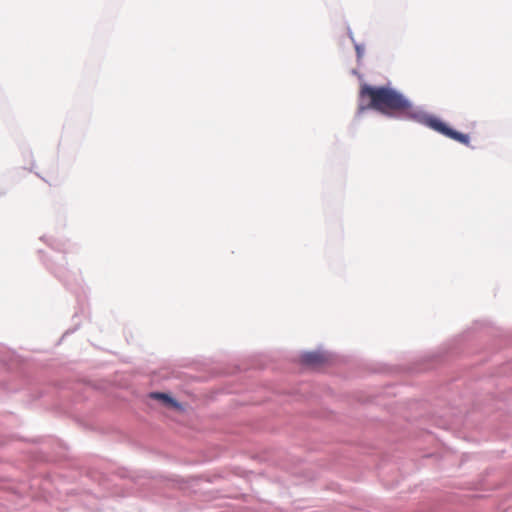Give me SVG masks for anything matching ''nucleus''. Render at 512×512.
Here are the masks:
<instances>
[{
    "instance_id": "nucleus-1",
    "label": "nucleus",
    "mask_w": 512,
    "mask_h": 512,
    "mask_svg": "<svg viewBox=\"0 0 512 512\" xmlns=\"http://www.w3.org/2000/svg\"><path fill=\"white\" fill-rule=\"evenodd\" d=\"M361 98H368L367 108L377 110L386 115L393 113L409 114L412 104L401 93L388 87H372L364 85L360 90Z\"/></svg>"
},
{
    "instance_id": "nucleus-4",
    "label": "nucleus",
    "mask_w": 512,
    "mask_h": 512,
    "mask_svg": "<svg viewBox=\"0 0 512 512\" xmlns=\"http://www.w3.org/2000/svg\"><path fill=\"white\" fill-rule=\"evenodd\" d=\"M150 396L153 399L161 400L167 406H170L173 408H180V404L176 400L171 398L168 394L154 392V393H151Z\"/></svg>"
},
{
    "instance_id": "nucleus-3",
    "label": "nucleus",
    "mask_w": 512,
    "mask_h": 512,
    "mask_svg": "<svg viewBox=\"0 0 512 512\" xmlns=\"http://www.w3.org/2000/svg\"><path fill=\"white\" fill-rule=\"evenodd\" d=\"M302 359L304 363L312 366L322 364L325 361L324 355L318 352L306 353L303 355Z\"/></svg>"
},
{
    "instance_id": "nucleus-2",
    "label": "nucleus",
    "mask_w": 512,
    "mask_h": 512,
    "mask_svg": "<svg viewBox=\"0 0 512 512\" xmlns=\"http://www.w3.org/2000/svg\"><path fill=\"white\" fill-rule=\"evenodd\" d=\"M426 124L431 129L443 134L444 136L451 138L463 145L469 146L470 139L469 136L458 131L453 130L448 127L443 121L436 117H429L426 119Z\"/></svg>"
}]
</instances>
